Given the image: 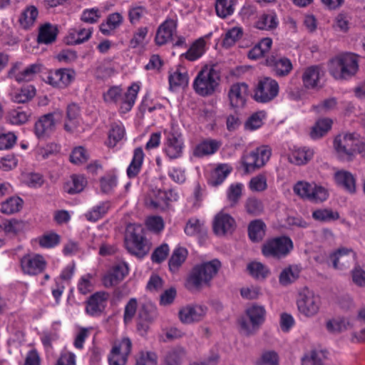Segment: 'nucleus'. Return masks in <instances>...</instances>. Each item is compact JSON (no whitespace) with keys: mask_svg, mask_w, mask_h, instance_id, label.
<instances>
[{"mask_svg":"<svg viewBox=\"0 0 365 365\" xmlns=\"http://www.w3.org/2000/svg\"><path fill=\"white\" fill-rule=\"evenodd\" d=\"M359 56L354 53H343L330 61L329 73L336 80H349L354 77L359 68Z\"/></svg>","mask_w":365,"mask_h":365,"instance_id":"nucleus-1","label":"nucleus"},{"mask_svg":"<svg viewBox=\"0 0 365 365\" xmlns=\"http://www.w3.org/2000/svg\"><path fill=\"white\" fill-rule=\"evenodd\" d=\"M221 265L220 261L217 259L196 264L192 267L187 277V286L190 288L199 289L202 286L210 285Z\"/></svg>","mask_w":365,"mask_h":365,"instance_id":"nucleus-2","label":"nucleus"},{"mask_svg":"<svg viewBox=\"0 0 365 365\" xmlns=\"http://www.w3.org/2000/svg\"><path fill=\"white\" fill-rule=\"evenodd\" d=\"M220 81V73L213 66H205L195 78L192 88L199 96H210L215 92Z\"/></svg>","mask_w":365,"mask_h":365,"instance_id":"nucleus-3","label":"nucleus"},{"mask_svg":"<svg viewBox=\"0 0 365 365\" xmlns=\"http://www.w3.org/2000/svg\"><path fill=\"white\" fill-rule=\"evenodd\" d=\"M125 245L129 253L139 258H143L150 250V245L140 225H130L128 226L125 237Z\"/></svg>","mask_w":365,"mask_h":365,"instance_id":"nucleus-4","label":"nucleus"},{"mask_svg":"<svg viewBox=\"0 0 365 365\" xmlns=\"http://www.w3.org/2000/svg\"><path fill=\"white\" fill-rule=\"evenodd\" d=\"M266 310L263 306L252 304L245 310V316L238 319L241 331L247 335L255 334L265 321Z\"/></svg>","mask_w":365,"mask_h":365,"instance_id":"nucleus-5","label":"nucleus"},{"mask_svg":"<svg viewBox=\"0 0 365 365\" xmlns=\"http://www.w3.org/2000/svg\"><path fill=\"white\" fill-rule=\"evenodd\" d=\"M293 248L292 239L282 235L267 240L262 247V253L266 257L280 259L287 257Z\"/></svg>","mask_w":365,"mask_h":365,"instance_id":"nucleus-6","label":"nucleus"},{"mask_svg":"<svg viewBox=\"0 0 365 365\" xmlns=\"http://www.w3.org/2000/svg\"><path fill=\"white\" fill-rule=\"evenodd\" d=\"M359 135L346 133L336 135L334 140V148L339 158L344 161H351L356 153Z\"/></svg>","mask_w":365,"mask_h":365,"instance_id":"nucleus-7","label":"nucleus"},{"mask_svg":"<svg viewBox=\"0 0 365 365\" xmlns=\"http://www.w3.org/2000/svg\"><path fill=\"white\" fill-rule=\"evenodd\" d=\"M279 93L278 82L268 76L260 78L254 88L253 99L260 103H268L277 97Z\"/></svg>","mask_w":365,"mask_h":365,"instance_id":"nucleus-8","label":"nucleus"},{"mask_svg":"<svg viewBox=\"0 0 365 365\" xmlns=\"http://www.w3.org/2000/svg\"><path fill=\"white\" fill-rule=\"evenodd\" d=\"M293 191L301 198L313 202H324L329 197L327 190L322 186L302 180L294 184Z\"/></svg>","mask_w":365,"mask_h":365,"instance_id":"nucleus-9","label":"nucleus"},{"mask_svg":"<svg viewBox=\"0 0 365 365\" xmlns=\"http://www.w3.org/2000/svg\"><path fill=\"white\" fill-rule=\"evenodd\" d=\"M272 150L268 145H260L243 155L242 165L246 173H252L264 166L269 160Z\"/></svg>","mask_w":365,"mask_h":365,"instance_id":"nucleus-10","label":"nucleus"},{"mask_svg":"<svg viewBox=\"0 0 365 365\" xmlns=\"http://www.w3.org/2000/svg\"><path fill=\"white\" fill-rule=\"evenodd\" d=\"M299 312L306 317L317 314L321 307V298L308 289H304L297 300Z\"/></svg>","mask_w":365,"mask_h":365,"instance_id":"nucleus-11","label":"nucleus"},{"mask_svg":"<svg viewBox=\"0 0 365 365\" xmlns=\"http://www.w3.org/2000/svg\"><path fill=\"white\" fill-rule=\"evenodd\" d=\"M165 140L164 152L170 159L180 158L184 149L182 135L176 128L172 127L164 132Z\"/></svg>","mask_w":365,"mask_h":365,"instance_id":"nucleus-12","label":"nucleus"},{"mask_svg":"<svg viewBox=\"0 0 365 365\" xmlns=\"http://www.w3.org/2000/svg\"><path fill=\"white\" fill-rule=\"evenodd\" d=\"M19 263L23 273L29 276H36L43 273L47 267V262L44 257L34 252L23 255Z\"/></svg>","mask_w":365,"mask_h":365,"instance_id":"nucleus-13","label":"nucleus"},{"mask_svg":"<svg viewBox=\"0 0 365 365\" xmlns=\"http://www.w3.org/2000/svg\"><path fill=\"white\" fill-rule=\"evenodd\" d=\"M132 351V341L128 337H123L115 341L108 356L109 365H126Z\"/></svg>","mask_w":365,"mask_h":365,"instance_id":"nucleus-14","label":"nucleus"},{"mask_svg":"<svg viewBox=\"0 0 365 365\" xmlns=\"http://www.w3.org/2000/svg\"><path fill=\"white\" fill-rule=\"evenodd\" d=\"M110 294L106 291H98L90 295L85 302V312L91 317H98L104 312Z\"/></svg>","mask_w":365,"mask_h":365,"instance_id":"nucleus-15","label":"nucleus"},{"mask_svg":"<svg viewBox=\"0 0 365 365\" xmlns=\"http://www.w3.org/2000/svg\"><path fill=\"white\" fill-rule=\"evenodd\" d=\"M76 72L71 68H59L51 71L46 82L54 88H65L68 87L75 79Z\"/></svg>","mask_w":365,"mask_h":365,"instance_id":"nucleus-16","label":"nucleus"},{"mask_svg":"<svg viewBox=\"0 0 365 365\" xmlns=\"http://www.w3.org/2000/svg\"><path fill=\"white\" fill-rule=\"evenodd\" d=\"M178 196L173 190L165 191L161 190H153L145 199L147 207L152 209L163 210L168 205L171 200H177Z\"/></svg>","mask_w":365,"mask_h":365,"instance_id":"nucleus-17","label":"nucleus"},{"mask_svg":"<svg viewBox=\"0 0 365 365\" xmlns=\"http://www.w3.org/2000/svg\"><path fill=\"white\" fill-rule=\"evenodd\" d=\"M333 267L337 269H345L356 261V255L351 249L341 247L329 255Z\"/></svg>","mask_w":365,"mask_h":365,"instance_id":"nucleus-18","label":"nucleus"},{"mask_svg":"<svg viewBox=\"0 0 365 365\" xmlns=\"http://www.w3.org/2000/svg\"><path fill=\"white\" fill-rule=\"evenodd\" d=\"M266 65L272 69L277 77L288 76L293 68L292 63L288 58L279 57L273 54L267 58Z\"/></svg>","mask_w":365,"mask_h":365,"instance_id":"nucleus-19","label":"nucleus"},{"mask_svg":"<svg viewBox=\"0 0 365 365\" xmlns=\"http://www.w3.org/2000/svg\"><path fill=\"white\" fill-rule=\"evenodd\" d=\"M128 274V268L125 263H119L113 266L103 276L102 282L106 288L118 284Z\"/></svg>","mask_w":365,"mask_h":365,"instance_id":"nucleus-20","label":"nucleus"},{"mask_svg":"<svg viewBox=\"0 0 365 365\" xmlns=\"http://www.w3.org/2000/svg\"><path fill=\"white\" fill-rule=\"evenodd\" d=\"M55 113H50L41 116L34 125V133L38 138H44L51 134L56 128Z\"/></svg>","mask_w":365,"mask_h":365,"instance_id":"nucleus-21","label":"nucleus"},{"mask_svg":"<svg viewBox=\"0 0 365 365\" xmlns=\"http://www.w3.org/2000/svg\"><path fill=\"white\" fill-rule=\"evenodd\" d=\"M248 86L245 83H236L231 86L228 97L230 105L235 108H241L246 103Z\"/></svg>","mask_w":365,"mask_h":365,"instance_id":"nucleus-22","label":"nucleus"},{"mask_svg":"<svg viewBox=\"0 0 365 365\" xmlns=\"http://www.w3.org/2000/svg\"><path fill=\"white\" fill-rule=\"evenodd\" d=\"M177 29V21L172 19H165L158 28L155 42L158 46H163L170 41Z\"/></svg>","mask_w":365,"mask_h":365,"instance_id":"nucleus-23","label":"nucleus"},{"mask_svg":"<svg viewBox=\"0 0 365 365\" xmlns=\"http://www.w3.org/2000/svg\"><path fill=\"white\" fill-rule=\"evenodd\" d=\"M207 309L200 305H188L179 311V319L184 324L197 322L202 319Z\"/></svg>","mask_w":365,"mask_h":365,"instance_id":"nucleus-24","label":"nucleus"},{"mask_svg":"<svg viewBox=\"0 0 365 365\" xmlns=\"http://www.w3.org/2000/svg\"><path fill=\"white\" fill-rule=\"evenodd\" d=\"M139 91L140 86L137 83H133L128 88L125 93L122 92L120 101H119L118 104L120 113H126L133 108Z\"/></svg>","mask_w":365,"mask_h":365,"instance_id":"nucleus-25","label":"nucleus"},{"mask_svg":"<svg viewBox=\"0 0 365 365\" xmlns=\"http://www.w3.org/2000/svg\"><path fill=\"white\" fill-rule=\"evenodd\" d=\"M235 221L229 214L222 212L216 215L213 222V231L216 235H222L231 232L235 227Z\"/></svg>","mask_w":365,"mask_h":365,"instance_id":"nucleus-26","label":"nucleus"},{"mask_svg":"<svg viewBox=\"0 0 365 365\" xmlns=\"http://www.w3.org/2000/svg\"><path fill=\"white\" fill-rule=\"evenodd\" d=\"M221 145V141L215 139L207 138L202 140L195 146L193 150V154L197 158H202L204 156L213 155L217 153Z\"/></svg>","mask_w":365,"mask_h":365,"instance_id":"nucleus-27","label":"nucleus"},{"mask_svg":"<svg viewBox=\"0 0 365 365\" xmlns=\"http://www.w3.org/2000/svg\"><path fill=\"white\" fill-rule=\"evenodd\" d=\"M314 150L309 147H296L294 146L289 154V162L297 165H302L308 163L314 156Z\"/></svg>","mask_w":365,"mask_h":365,"instance_id":"nucleus-28","label":"nucleus"},{"mask_svg":"<svg viewBox=\"0 0 365 365\" xmlns=\"http://www.w3.org/2000/svg\"><path fill=\"white\" fill-rule=\"evenodd\" d=\"M323 72L318 66H312L305 69L302 75L304 86L307 89H314L318 87L319 79Z\"/></svg>","mask_w":365,"mask_h":365,"instance_id":"nucleus-29","label":"nucleus"},{"mask_svg":"<svg viewBox=\"0 0 365 365\" xmlns=\"http://www.w3.org/2000/svg\"><path fill=\"white\" fill-rule=\"evenodd\" d=\"M93 34V28H82L81 26L70 29L66 36V43L71 45L81 44L87 41Z\"/></svg>","mask_w":365,"mask_h":365,"instance_id":"nucleus-30","label":"nucleus"},{"mask_svg":"<svg viewBox=\"0 0 365 365\" xmlns=\"http://www.w3.org/2000/svg\"><path fill=\"white\" fill-rule=\"evenodd\" d=\"M144 156L143 150L140 147L136 148L134 150L131 162L126 170V174L129 179L136 178L140 173L143 164Z\"/></svg>","mask_w":365,"mask_h":365,"instance_id":"nucleus-31","label":"nucleus"},{"mask_svg":"<svg viewBox=\"0 0 365 365\" xmlns=\"http://www.w3.org/2000/svg\"><path fill=\"white\" fill-rule=\"evenodd\" d=\"M148 27L139 26L133 32L129 41V47L131 48L144 49L149 42Z\"/></svg>","mask_w":365,"mask_h":365,"instance_id":"nucleus-32","label":"nucleus"},{"mask_svg":"<svg viewBox=\"0 0 365 365\" xmlns=\"http://www.w3.org/2000/svg\"><path fill=\"white\" fill-rule=\"evenodd\" d=\"M188 255V251L186 248L178 246L176 247L168 260V267L171 272H177L182 264L185 262Z\"/></svg>","mask_w":365,"mask_h":365,"instance_id":"nucleus-33","label":"nucleus"},{"mask_svg":"<svg viewBox=\"0 0 365 365\" xmlns=\"http://www.w3.org/2000/svg\"><path fill=\"white\" fill-rule=\"evenodd\" d=\"M206 42L203 37L195 40L190 46L189 49L181 55L189 61H195L201 58L205 53Z\"/></svg>","mask_w":365,"mask_h":365,"instance_id":"nucleus-34","label":"nucleus"},{"mask_svg":"<svg viewBox=\"0 0 365 365\" xmlns=\"http://www.w3.org/2000/svg\"><path fill=\"white\" fill-rule=\"evenodd\" d=\"M302 269L299 265L292 264L284 268L279 275V282L282 286L294 283L299 277Z\"/></svg>","mask_w":365,"mask_h":365,"instance_id":"nucleus-35","label":"nucleus"},{"mask_svg":"<svg viewBox=\"0 0 365 365\" xmlns=\"http://www.w3.org/2000/svg\"><path fill=\"white\" fill-rule=\"evenodd\" d=\"M334 180L337 185L343 187L349 192H355L356 180L350 172L339 170L334 174Z\"/></svg>","mask_w":365,"mask_h":365,"instance_id":"nucleus-36","label":"nucleus"},{"mask_svg":"<svg viewBox=\"0 0 365 365\" xmlns=\"http://www.w3.org/2000/svg\"><path fill=\"white\" fill-rule=\"evenodd\" d=\"M80 108L76 103L69 104L66 109V120L64 128L68 132H73L79 124Z\"/></svg>","mask_w":365,"mask_h":365,"instance_id":"nucleus-37","label":"nucleus"},{"mask_svg":"<svg viewBox=\"0 0 365 365\" xmlns=\"http://www.w3.org/2000/svg\"><path fill=\"white\" fill-rule=\"evenodd\" d=\"M38 15V11L36 6H28L21 13L19 23L24 29H29L34 25Z\"/></svg>","mask_w":365,"mask_h":365,"instance_id":"nucleus-38","label":"nucleus"},{"mask_svg":"<svg viewBox=\"0 0 365 365\" xmlns=\"http://www.w3.org/2000/svg\"><path fill=\"white\" fill-rule=\"evenodd\" d=\"M279 24L277 16L274 11H269L259 16L256 22V27L260 30L271 31Z\"/></svg>","mask_w":365,"mask_h":365,"instance_id":"nucleus-39","label":"nucleus"},{"mask_svg":"<svg viewBox=\"0 0 365 365\" xmlns=\"http://www.w3.org/2000/svg\"><path fill=\"white\" fill-rule=\"evenodd\" d=\"M232 167L227 164L219 165L211 173L208 183L212 186L221 185L232 172Z\"/></svg>","mask_w":365,"mask_h":365,"instance_id":"nucleus-40","label":"nucleus"},{"mask_svg":"<svg viewBox=\"0 0 365 365\" xmlns=\"http://www.w3.org/2000/svg\"><path fill=\"white\" fill-rule=\"evenodd\" d=\"M247 230L250 240L259 242L265 235L266 225L262 220H254L250 222Z\"/></svg>","mask_w":365,"mask_h":365,"instance_id":"nucleus-41","label":"nucleus"},{"mask_svg":"<svg viewBox=\"0 0 365 365\" xmlns=\"http://www.w3.org/2000/svg\"><path fill=\"white\" fill-rule=\"evenodd\" d=\"M237 0H215V9L216 15L221 19H226L235 12Z\"/></svg>","mask_w":365,"mask_h":365,"instance_id":"nucleus-42","label":"nucleus"},{"mask_svg":"<svg viewBox=\"0 0 365 365\" xmlns=\"http://www.w3.org/2000/svg\"><path fill=\"white\" fill-rule=\"evenodd\" d=\"M333 124L331 119L329 118H320L312 127L310 136L312 139H318L324 136L329 130Z\"/></svg>","mask_w":365,"mask_h":365,"instance_id":"nucleus-43","label":"nucleus"},{"mask_svg":"<svg viewBox=\"0 0 365 365\" xmlns=\"http://www.w3.org/2000/svg\"><path fill=\"white\" fill-rule=\"evenodd\" d=\"M123 18L119 13H113L108 16L106 22L100 25V31L104 35H109L123 23Z\"/></svg>","mask_w":365,"mask_h":365,"instance_id":"nucleus-44","label":"nucleus"},{"mask_svg":"<svg viewBox=\"0 0 365 365\" xmlns=\"http://www.w3.org/2000/svg\"><path fill=\"white\" fill-rule=\"evenodd\" d=\"M110 209V202L103 201L93 206L86 214L85 217L89 222H96L104 217Z\"/></svg>","mask_w":365,"mask_h":365,"instance_id":"nucleus-45","label":"nucleus"},{"mask_svg":"<svg viewBox=\"0 0 365 365\" xmlns=\"http://www.w3.org/2000/svg\"><path fill=\"white\" fill-rule=\"evenodd\" d=\"M86 179L83 175H73L71 180L64 185V190L70 195H74L81 192L86 185Z\"/></svg>","mask_w":365,"mask_h":365,"instance_id":"nucleus-46","label":"nucleus"},{"mask_svg":"<svg viewBox=\"0 0 365 365\" xmlns=\"http://www.w3.org/2000/svg\"><path fill=\"white\" fill-rule=\"evenodd\" d=\"M58 30L51 24L46 23L41 26L39 29L38 35V43H51L53 42L57 36Z\"/></svg>","mask_w":365,"mask_h":365,"instance_id":"nucleus-47","label":"nucleus"},{"mask_svg":"<svg viewBox=\"0 0 365 365\" xmlns=\"http://www.w3.org/2000/svg\"><path fill=\"white\" fill-rule=\"evenodd\" d=\"M36 240L41 248L52 249L60 244L61 236L54 232H49L39 236Z\"/></svg>","mask_w":365,"mask_h":365,"instance_id":"nucleus-48","label":"nucleus"},{"mask_svg":"<svg viewBox=\"0 0 365 365\" xmlns=\"http://www.w3.org/2000/svg\"><path fill=\"white\" fill-rule=\"evenodd\" d=\"M125 134V128L122 123H113L108 133V146L115 147L123 138Z\"/></svg>","mask_w":365,"mask_h":365,"instance_id":"nucleus-49","label":"nucleus"},{"mask_svg":"<svg viewBox=\"0 0 365 365\" xmlns=\"http://www.w3.org/2000/svg\"><path fill=\"white\" fill-rule=\"evenodd\" d=\"M42 65L39 63H34L28 66L24 70L19 72L15 78L18 82L30 81L33 80L36 74L41 72Z\"/></svg>","mask_w":365,"mask_h":365,"instance_id":"nucleus-50","label":"nucleus"},{"mask_svg":"<svg viewBox=\"0 0 365 365\" xmlns=\"http://www.w3.org/2000/svg\"><path fill=\"white\" fill-rule=\"evenodd\" d=\"M245 209L250 215L259 216L264 212V204L260 199L256 197H250L245 202Z\"/></svg>","mask_w":365,"mask_h":365,"instance_id":"nucleus-51","label":"nucleus"},{"mask_svg":"<svg viewBox=\"0 0 365 365\" xmlns=\"http://www.w3.org/2000/svg\"><path fill=\"white\" fill-rule=\"evenodd\" d=\"M157 308L151 303L141 304L138 311V319L141 322L150 323L157 317Z\"/></svg>","mask_w":365,"mask_h":365,"instance_id":"nucleus-52","label":"nucleus"},{"mask_svg":"<svg viewBox=\"0 0 365 365\" xmlns=\"http://www.w3.org/2000/svg\"><path fill=\"white\" fill-rule=\"evenodd\" d=\"M23 202L19 197H11L1 203V211L7 215L14 214L21 209Z\"/></svg>","mask_w":365,"mask_h":365,"instance_id":"nucleus-53","label":"nucleus"},{"mask_svg":"<svg viewBox=\"0 0 365 365\" xmlns=\"http://www.w3.org/2000/svg\"><path fill=\"white\" fill-rule=\"evenodd\" d=\"M312 217L322 222H333L339 218V213L331 209H318L312 212Z\"/></svg>","mask_w":365,"mask_h":365,"instance_id":"nucleus-54","label":"nucleus"},{"mask_svg":"<svg viewBox=\"0 0 365 365\" xmlns=\"http://www.w3.org/2000/svg\"><path fill=\"white\" fill-rule=\"evenodd\" d=\"M244 185L241 182L231 184L227 190V197L231 207L236 206L242 195Z\"/></svg>","mask_w":365,"mask_h":365,"instance_id":"nucleus-55","label":"nucleus"},{"mask_svg":"<svg viewBox=\"0 0 365 365\" xmlns=\"http://www.w3.org/2000/svg\"><path fill=\"white\" fill-rule=\"evenodd\" d=\"M247 269L250 274L255 279H264L269 273V269L261 262H252L247 264Z\"/></svg>","mask_w":365,"mask_h":365,"instance_id":"nucleus-56","label":"nucleus"},{"mask_svg":"<svg viewBox=\"0 0 365 365\" xmlns=\"http://www.w3.org/2000/svg\"><path fill=\"white\" fill-rule=\"evenodd\" d=\"M170 87L172 88L187 86L188 83V75L187 72H182L177 69L170 73L168 77Z\"/></svg>","mask_w":365,"mask_h":365,"instance_id":"nucleus-57","label":"nucleus"},{"mask_svg":"<svg viewBox=\"0 0 365 365\" xmlns=\"http://www.w3.org/2000/svg\"><path fill=\"white\" fill-rule=\"evenodd\" d=\"M35 94V88L32 86H29L22 88L20 91L16 92L12 97V100L17 103H24L34 97Z\"/></svg>","mask_w":365,"mask_h":365,"instance_id":"nucleus-58","label":"nucleus"},{"mask_svg":"<svg viewBox=\"0 0 365 365\" xmlns=\"http://www.w3.org/2000/svg\"><path fill=\"white\" fill-rule=\"evenodd\" d=\"M266 117L264 111H258L252 114L245 124V128L249 130H255L263 125V120Z\"/></svg>","mask_w":365,"mask_h":365,"instance_id":"nucleus-59","label":"nucleus"},{"mask_svg":"<svg viewBox=\"0 0 365 365\" xmlns=\"http://www.w3.org/2000/svg\"><path fill=\"white\" fill-rule=\"evenodd\" d=\"M185 355V349L181 347L174 348L168 352L164 365H180Z\"/></svg>","mask_w":365,"mask_h":365,"instance_id":"nucleus-60","label":"nucleus"},{"mask_svg":"<svg viewBox=\"0 0 365 365\" xmlns=\"http://www.w3.org/2000/svg\"><path fill=\"white\" fill-rule=\"evenodd\" d=\"M29 115L21 108L11 110L7 115V119L12 125H21L26 123Z\"/></svg>","mask_w":365,"mask_h":365,"instance_id":"nucleus-61","label":"nucleus"},{"mask_svg":"<svg viewBox=\"0 0 365 365\" xmlns=\"http://www.w3.org/2000/svg\"><path fill=\"white\" fill-rule=\"evenodd\" d=\"M158 356L153 351H141L135 356V365H157Z\"/></svg>","mask_w":365,"mask_h":365,"instance_id":"nucleus-62","label":"nucleus"},{"mask_svg":"<svg viewBox=\"0 0 365 365\" xmlns=\"http://www.w3.org/2000/svg\"><path fill=\"white\" fill-rule=\"evenodd\" d=\"M242 34L243 31L240 27H233L229 29L223 39V46L227 48L231 47L242 36Z\"/></svg>","mask_w":365,"mask_h":365,"instance_id":"nucleus-63","label":"nucleus"},{"mask_svg":"<svg viewBox=\"0 0 365 365\" xmlns=\"http://www.w3.org/2000/svg\"><path fill=\"white\" fill-rule=\"evenodd\" d=\"M145 223L148 230L154 233H160L165 228L164 220L162 217L158 215L148 217Z\"/></svg>","mask_w":365,"mask_h":365,"instance_id":"nucleus-64","label":"nucleus"}]
</instances>
